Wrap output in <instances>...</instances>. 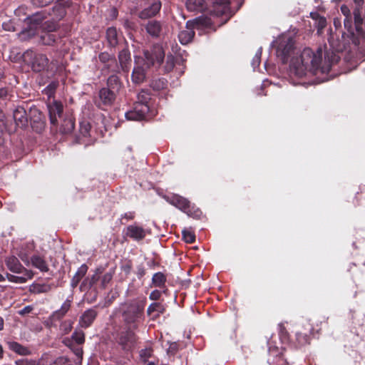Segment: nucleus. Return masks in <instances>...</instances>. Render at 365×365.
<instances>
[{
	"instance_id": "obj_1",
	"label": "nucleus",
	"mask_w": 365,
	"mask_h": 365,
	"mask_svg": "<svg viewBox=\"0 0 365 365\" xmlns=\"http://www.w3.org/2000/svg\"><path fill=\"white\" fill-rule=\"evenodd\" d=\"M322 49L321 48H319L316 52L309 48H305L299 58H292L290 70L299 77L304 76L307 71L314 73L319 71L325 73L329 69L322 67Z\"/></svg>"
},
{
	"instance_id": "obj_2",
	"label": "nucleus",
	"mask_w": 365,
	"mask_h": 365,
	"mask_svg": "<svg viewBox=\"0 0 365 365\" xmlns=\"http://www.w3.org/2000/svg\"><path fill=\"white\" fill-rule=\"evenodd\" d=\"M147 299L137 297L120 304V313L124 326L139 329L145 321V308Z\"/></svg>"
},
{
	"instance_id": "obj_3",
	"label": "nucleus",
	"mask_w": 365,
	"mask_h": 365,
	"mask_svg": "<svg viewBox=\"0 0 365 365\" xmlns=\"http://www.w3.org/2000/svg\"><path fill=\"white\" fill-rule=\"evenodd\" d=\"M341 11L344 16V26L346 29L344 34L351 40V43L361 48L365 49V29H362V34H358L356 26L354 24L353 11L345 4L341 6Z\"/></svg>"
},
{
	"instance_id": "obj_4",
	"label": "nucleus",
	"mask_w": 365,
	"mask_h": 365,
	"mask_svg": "<svg viewBox=\"0 0 365 365\" xmlns=\"http://www.w3.org/2000/svg\"><path fill=\"white\" fill-rule=\"evenodd\" d=\"M165 200L170 205L176 207L188 216L198 218L202 214L201 210L192 204L187 198L178 195L172 194L165 197Z\"/></svg>"
},
{
	"instance_id": "obj_5",
	"label": "nucleus",
	"mask_w": 365,
	"mask_h": 365,
	"mask_svg": "<svg viewBox=\"0 0 365 365\" xmlns=\"http://www.w3.org/2000/svg\"><path fill=\"white\" fill-rule=\"evenodd\" d=\"M24 62L35 73H40L48 66L49 59L46 54L33 50H26L23 54Z\"/></svg>"
},
{
	"instance_id": "obj_6",
	"label": "nucleus",
	"mask_w": 365,
	"mask_h": 365,
	"mask_svg": "<svg viewBox=\"0 0 365 365\" xmlns=\"http://www.w3.org/2000/svg\"><path fill=\"white\" fill-rule=\"evenodd\" d=\"M138 329L124 326V328L117 333L115 341L122 350L130 351L134 349L138 339L135 331Z\"/></svg>"
},
{
	"instance_id": "obj_7",
	"label": "nucleus",
	"mask_w": 365,
	"mask_h": 365,
	"mask_svg": "<svg viewBox=\"0 0 365 365\" xmlns=\"http://www.w3.org/2000/svg\"><path fill=\"white\" fill-rule=\"evenodd\" d=\"M165 58V51L160 44H154L150 49L144 51V66L146 68L151 66L159 67Z\"/></svg>"
},
{
	"instance_id": "obj_8",
	"label": "nucleus",
	"mask_w": 365,
	"mask_h": 365,
	"mask_svg": "<svg viewBox=\"0 0 365 365\" xmlns=\"http://www.w3.org/2000/svg\"><path fill=\"white\" fill-rule=\"evenodd\" d=\"M267 345L268 356L267 361L269 365H289L284 356V348L278 347L271 341L267 342Z\"/></svg>"
},
{
	"instance_id": "obj_9",
	"label": "nucleus",
	"mask_w": 365,
	"mask_h": 365,
	"mask_svg": "<svg viewBox=\"0 0 365 365\" xmlns=\"http://www.w3.org/2000/svg\"><path fill=\"white\" fill-rule=\"evenodd\" d=\"M294 40L291 38L280 40L277 47L276 53L283 64L287 63L289 58L294 51Z\"/></svg>"
},
{
	"instance_id": "obj_10",
	"label": "nucleus",
	"mask_w": 365,
	"mask_h": 365,
	"mask_svg": "<svg viewBox=\"0 0 365 365\" xmlns=\"http://www.w3.org/2000/svg\"><path fill=\"white\" fill-rule=\"evenodd\" d=\"M354 24L356 26V31L362 34V29H365V8L364 0H353Z\"/></svg>"
},
{
	"instance_id": "obj_11",
	"label": "nucleus",
	"mask_w": 365,
	"mask_h": 365,
	"mask_svg": "<svg viewBox=\"0 0 365 365\" xmlns=\"http://www.w3.org/2000/svg\"><path fill=\"white\" fill-rule=\"evenodd\" d=\"M204 19L202 18H195L193 20H189L186 22V30L181 31L178 34V39L180 43L186 45L190 43L194 36L195 31L194 29L200 25L204 24Z\"/></svg>"
},
{
	"instance_id": "obj_12",
	"label": "nucleus",
	"mask_w": 365,
	"mask_h": 365,
	"mask_svg": "<svg viewBox=\"0 0 365 365\" xmlns=\"http://www.w3.org/2000/svg\"><path fill=\"white\" fill-rule=\"evenodd\" d=\"M117 96L118 94L114 93L113 91H109L103 87L98 91V98L96 101L95 103L98 108L105 110L106 108L110 107L114 104Z\"/></svg>"
},
{
	"instance_id": "obj_13",
	"label": "nucleus",
	"mask_w": 365,
	"mask_h": 365,
	"mask_svg": "<svg viewBox=\"0 0 365 365\" xmlns=\"http://www.w3.org/2000/svg\"><path fill=\"white\" fill-rule=\"evenodd\" d=\"M212 3L213 12L217 16H225L223 24H225L231 17L230 0H212Z\"/></svg>"
},
{
	"instance_id": "obj_14",
	"label": "nucleus",
	"mask_w": 365,
	"mask_h": 365,
	"mask_svg": "<svg viewBox=\"0 0 365 365\" xmlns=\"http://www.w3.org/2000/svg\"><path fill=\"white\" fill-rule=\"evenodd\" d=\"M49 120L52 125H58V118H61L63 113V105L61 101L53 100L47 105Z\"/></svg>"
},
{
	"instance_id": "obj_15",
	"label": "nucleus",
	"mask_w": 365,
	"mask_h": 365,
	"mask_svg": "<svg viewBox=\"0 0 365 365\" xmlns=\"http://www.w3.org/2000/svg\"><path fill=\"white\" fill-rule=\"evenodd\" d=\"M5 264L6 267L12 272L16 274L26 273L29 279L33 277L31 271L27 270L20 262L19 259L15 256L8 257L5 259Z\"/></svg>"
},
{
	"instance_id": "obj_16",
	"label": "nucleus",
	"mask_w": 365,
	"mask_h": 365,
	"mask_svg": "<svg viewBox=\"0 0 365 365\" xmlns=\"http://www.w3.org/2000/svg\"><path fill=\"white\" fill-rule=\"evenodd\" d=\"M46 16L42 12H37L31 16L28 17V20L29 21V26L30 29L28 31H24L22 32V36L27 35L29 37H31L35 35L34 29L37 28L38 26H42L43 24V20Z\"/></svg>"
},
{
	"instance_id": "obj_17",
	"label": "nucleus",
	"mask_w": 365,
	"mask_h": 365,
	"mask_svg": "<svg viewBox=\"0 0 365 365\" xmlns=\"http://www.w3.org/2000/svg\"><path fill=\"white\" fill-rule=\"evenodd\" d=\"M124 234L126 237H128L135 241H141L146 236V232L145 229L143 227L138 226L135 224L128 225L124 230Z\"/></svg>"
},
{
	"instance_id": "obj_18",
	"label": "nucleus",
	"mask_w": 365,
	"mask_h": 365,
	"mask_svg": "<svg viewBox=\"0 0 365 365\" xmlns=\"http://www.w3.org/2000/svg\"><path fill=\"white\" fill-rule=\"evenodd\" d=\"M118 65L123 72L128 73L131 66V55L128 47L123 48L119 51L118 55Z\"/></svg>"
},
{
	"instance_id": "obj_19",
	"label": "nucleus",
	"mask_w": 365,
	"mask_h": 365,
	"mask_svg": "<svg viewBox=\"0 0 365 365\" xmlns=\"http://www.w3.org/2000/svg\"><path fill=\"white\" fill-rule=\"evenodd\" d=\"M13 118L17 127L25 128L28 125V116L23 106H17L13 112Z\"/></svg>"
},
{
	"instance_id": "obj_20",
	"label": "nucleus",
	"mask_w": 365,
	"mask_h": 365,
	"mask_svg": "<svg viewBox=\"0 0 365 365\" xmlns=\"http://www.w3.org/2000/svg\"><path fill=\"white\" fill-rule=\"evenodd\" d=\"M30 113L31 115H34V116L31 117V123L33 129L38 133L41 132L43 130L45 125L44 122L42 120V113L36 107L31 108Z\"/></svg>"
},
{
	"instance_id": "obj_21",
	"label": "nucleus",
	"mask_w": 365,
	"mask_h": 365,
	"mask_svg": "<svg viewBox=\"0 0 365 365\" xmlns=\"http://www.w3.org/2000/svg\"><path fill=\"white\" fill-rule=\"evenodd\" d=\"M162 6L161 1L155 0L150 6L145 8L139 14V17L141 19H147L156 16L159 13Z\"/></svg>"
},
{
	"instance_id": "obj_22",
	"label": "nucleus",
	"mask_w": 365,
	"mask_h": 365,
	"mask_svg": "<svg viewBox=\"0 0 365 365\" xmlns=\"http://www.w3.org/2000/svg\"><path fill=\"white\" fill-rule=\"evenodd\" d=\"M98 316V312L94 309L86 310L81 315L79 324L82 328L87 329L90 327Z\"/></svg>"
},
{
	"instance_id": "obj_23",
	"label": "nucleus",
	"mask_w": 365,
	"mask_h": 365,
	"mask_svg": "<svg viewBox=\"0 0 365 365\" xmlns=\"http://www.w3.org/2000/svg\"><path fill=\"white\" fill-rule=\"evenodd\" d=\"M123 87V84L120 77L116 74H113L107 78L106 86L104 88L109 91H113L114 93L118 95Z\"/></svg>"
},
{
	"instance_id": "obj_24",
	"label": "nucleus",
	"mask_w": 365,
	"mask_h": 365,
	"mask_svg": "<svg viewBox=\"0 0 365 365\" xmlns=\"http://www.w3.org/2000/svg\"><path fill=\"white\" fill-rule=\"evenodd\" d=\"M72 300L67 299L61 305V308L53 312L50 317V319L52 322L60 321L63 319L67 312L69 311L71 307Z\"/></svg>"
},
{
	"instance_id": "obj_25",
	"label": "nucleus",
	"mask_w": 365,
	"mask_h": 365,
	"mask_svg": "<svg viewBox=\"0 0 365 365\" xmlns=\"http://www.w3.org/2000/svg\"><path fill=\"white\" fill-rule=\"evenodd\" d=\"M165 312V305L160 302H153L147 309V314L152 317L153 319H156Z\"/></svg>"
},
{
	"instance_id": "obj_26",
	"label": "nucleus",
	"mask_w": 365,
	"mask_h": 365,
	"mask_svg": "<svg viewBox=\"0 0 365 365\" xmlns=\"http://www.w3.org/2000/svg\"><path fill=\"white\" fill-rule=\"evenodd\" d=\"M145 29L152 37L158 38L162 31V24L158 21L151 20L146 24Z\"/></svg>"
},
{
	"instance_id": "obj_27",
	"label": "nucleus",
	"mask_w": 365,
	"mask_h": 365,
	"mask_svg": "<svg viewBox=\"0 0 365 365\" xmlns=\"http://www.w3.org/2000/svg\"><path fill=\"white\" fill-rule=\"evenodd\" d=\"M145 78L146 71L144 66L140 65L135 66L131 75L132 81L135 84H140L145 80Z\"/></svg>"
},
{
	"instance_id": "obj_28",
	"label": "nucleus",
	"mask_w": 365,
	"mask_h": 365,
	"mask_svg": "<svg viewBox=\"0 0 365 365\" xmlns=\"http://www.w3.org/2000/svg\"><path fill=\"white\" fill-rule=\"evenodd\" d=\"M140 361L145 365H158V360L155 359L149 361L148 359L153 356V349L152 347H147L143 349L139 352Z\"/></svg>"
},
{
	"instance_id": "obj_29",
	"label": "nucleus",
	"mask_w": 365,
	"mask_h": 365,
	"mask_svg": "<svg viewBox=\"0 0 365 365\" xmlns=\"http://www.w3.org/2000/svg\"><path fill=\"white\" fill-rule=\"evenodd\" d=\"M88 267L86 264H83L76 271L71 280V287L73 289L77 287L80 282L83 279L88 272Z\"/></svg>"
},
{
	"instance_id": "obj_30",
	"label": "nucleus",
	"mask_w": 365,
	"mask_h": 365,
	"mask_svg": "<svg viewBox=\"0 0 365 365\" xmlns=\"http://www.w3.org/2000/svg\"><path fill=\"white\" fill-rule=\"evenodd\" d=\"M58 38L59 36L56 34L42 31L40 35L39 42L45 46H53Z\"/></svg>"
},
{
	"instance_id": "obj_31",
	"label": "nucleus",
	"mask_w": 365,
	"mask_h": 365,
	"mask_svg": "<svg viewBox=\"0 0 365 365\" xmlns=\"http://www.w3.org/2000/svg\"><path fill=\"white\" fill-rule=\"evenodd\" d=\"M9 349L21 356H29L31 354L30 349L16 341L8 342Z\"/></svg>"
},
{
	"instance_id": "obj_32",
	"label": "nucleus",
	"mask_w": 365,
	"mask_h": 365,
	"mask_svg": "<svg viewBox=\"0 0 365 365\" xmlns=\"http://www.w3.org/2000/svg\"><path fill=\"white\" fill-rule=\"evenodd\" d=\"M55 285L53 284H33L30 287V292L34 294L48 293L51 292Z\"/></svg>"
},
{
	"instance_id": "obj_33",
	"label": "nucleus",
	"mask_w": 365,
	"mask_h": 365,
	"mask_svg": "<svg viewBox=\"0 0 365 365\" xmlns=\"http://www.w3.org/2000/svg\"><path fill=\"white\" fill-rule=\"evenodd\" d=\"M106 39L108 46L115 48L118 44V34L115 27H109L106 30Z\"/></svg>"
},
{
	"instance_id": "obj_34",
	"label": "nucleus",
	"mask_w": 365,
	"mask_h": 365,
	"mask_svg": "<svg viewBox=\"0 0 365 365\" xmlns=\"http://www.w3.org/2000/svg\"><path fill=\"white\" fill-rule=\"evenodd\" d=\"M168 85V80L163 77L155 78L150 82V87L155 91L167 89Z\"/></svg>"
},
{
	"instance_id": "obj_35",
	"label": "nucleus",
	"mask_w": 365,
	"mask_h": 365,
	"mask_svg": "<svg viewBox=\"0 0 365 365\" xmlns=\"http://www.w3.org/2000/svg\"><path fill=\"white\" fill-rule=\"evenodd\" d=\"M75 128V120L73 118L69 116L63 120L60 126V132L63 134H70L73 132Z\"/></svg>"
},
{
	"instance_id": "obj_36",
	"label": "nucleus",
	"mask_w": 365,
	"mask_h": 365,
	"mask_svg": "<svg viewBox=\"0 0 365 365\" xmlns=\"http://www.w3.org/2000/svg\"><path fill=\"white\" fill-rule=\"evenodd\" d=\"M32 266L38 269L41 272H48V267L46 260L41 256L34 255L31 257Z\"/></svg>"
},
{
	"instance_id": "obj_37",
	"label": "nucleus",
	"mask_w": 365,
	"mask_h": 365,
	"mask_svg": "<svg viewBox=\"0 0 365 365\" xmlns=\"http://www.w3.org/2000/svg\"><path fill=\"white\" fill-rule=\"evenodd\" d=\"M167 282V277L161 272H156L152 277V284L154 287L164 288Z\"/></svg>"
},
{
	"instance_id": "obj_38",
	"label": "nucleus",
	"mask_w": 365,
	"mask_h": 365,
	"mask_svg": "<svg viewBox=\"0 0 365 365\" xmlns=\"http://www.w3.org/2000/svg\"><path fill=\"white\" fill-rule=\"evenodd\" d=\"M133 109L135 110V113H138L139 116L143 117V119H145L150 111V107L148 104L140 102L135 103Z\"/></svg>"
},
{
	"instance_id": "obj_39",
	"label": "nucleus",
	"mask_w": 365,
	"mask_h": 365,
	"mask_svg": "<svg viewBox=\"0 0 365 365\" xmlns=\"http://www.w3.org/2000/svg\"><path fill=\"white\" fill-rule=\"evenodd\" d=\"M205 2L204 0H187L186 2V7L188 10L200 11L203 9Z\"/></svg>"
},
{
	"instance_id": "obj_40",
	"label": "nucleus",
	"mask_w": 365,
	"mask_h": 365,
	"mask_svg": "<svg viewBox=\"0 0 365 365\" xmlns=\"http://www.w3.org/2000/svg\"><path fill=\"white\" fill-rule=\"evenodd\" d=\"M58 24L57 21L48 20L46 21L42 24L41 29L42 31L52 32L53 33L58 29Z\"/></svg>"
},
{
	"instance_id": "obj_41",
	"label": "nucleus",
	"mask_w": 365,
	"mask_h": 365,
	"mask_svg": "<svg viewBox=\"0 0 365 365\" xmlns=\"http://www.w3.org/2000/svg\"><path fill=\"white\" fill-rule=\"evenodd\" d=\"M69 341L75 342L77 345H81L85 342V334L82 330H76L72 336L71 339Z\"/></svg>"
},
{
	"instance_id": "obj_42",
	"label": "nucleus",
	"mask_w": 365,
	"mask_h": 365,
	"mask_svg": "<svg viewBox=\"0 0 365 365\" xmlns=\"http://www.w3.org/2000/svg\"><path fill=\"white\" fill-rule=\"evenodd\" d=\"M59 83L58 81H51L43 90V93L48 98L53 97Z\"/></svg>"
},
{
	"instance_id": "obj_43",
	"label": "nucleus",
	"mask_w": 365,
	"mask_h": 365,
	"mask_svg": "<svg viewBox=\"0 0 365 365\" xmlns=\"http://www.w3.org/2000/svg\"><path fill=\"white\" fill-rule=\"evenodd\" d=\"M104 69H107L110 72L115 73H120L121 69L117 62L115 56L110 60L109 63H107L104 66Z\"/></svg>"
},
{
	"instance_id": "obj_44",
	"label": "nucleus",
	"mask_w": 365,
	"mask_h": 365,
	"mask_svg": "<svg viewBox=\"0 0 365 365\" xmlns=\"http://www.w3.org/2000/svg\"><path fill=\"white\" fill-rule=\"evenodd\" d=\"M175 65V56L172 54L168 55L166 57L165 63L163 66V71L165 73H170L173 71Z\"/></svg>"
},
{
	"instance_id": "obj_45",
	"label": "nucleus",
	"mask_w": 365,
	"mask_h": 365,
	"mask_svg": "<svg viewBox=\"0 0 365 365\" xmlns=\"http://www.w3.org/2000/svg\"><path fill=\"white\" fill-rule=\"evenodd\" d=\"M6 277L11 282L19 283V284L25 283L26 282L27 279H29L26 275V273H24V276H21V277L15 276L11 274L6 273Z\"/></svg>"
},
{
	"instance_id": "obj_46",
	"label": "nucleus",
	"mask_w": 365,
	"mask_h": 365,
	"mask_svg": "<svg viewBox=\"0 0 365 365\" xmlns=\"http://www.w3.org/2000/svg\"><path fill=\"white\" fill-rule=\"evenodd\" d=\"M296 340L299 346H304L310 343L309 336L300 332L296 334Z\"/></svg>"
},
{
	"instance_id": "obj_47",
	"label": "nucleus",
	"mask_w": 365,
	"mask_h": 365,
	"mask_svg": "<svg viewBox=\"0 0 365 365\" xmlns=\"http://www.w3.org/2000/svg\"><path fill=\"white\" fill-rule=\"evenodd\" d=\"M182 239L186 243L192 244L195 241V235L193 232L184 230L182 232Z\"/></svg>"
},
{
	"instance_id": "obj_48",
	"label": "nucleus",
	"mask_w": 365,
	"mask_h": 365,
	"mask_svg": "<svg viewBox=\"0 0 365 365\" xmlns=\"http://www.w3.org/2000/svg\"><path fill=\"white\" fill-rule=\"evenodd\" d=\"M91 125L89 122L83 121L80 123L79 132L83 137L89 135Z\"/></svg>"
},
{
	"instance_id": "obj_49",
	"label": "nucleus",
	"mask_w": 365,
	"mask_h": 365,
	"mask_svg": "<svg viewBox=\"0 0 365 365\" xmlns=\"http://www.w3.org/2000/svg\"><path fill=\"white\" fill-rule=\"evenodd\" d=\"M53 11L54 13H56L55 15L58 20L62 19L66 14L65 8L61 4L56 5L53 7Z\"/></svg>"
},
{
	"instance_id": "obj_50",
	"label": "nucleus",
	"mask_w": 365,
	"mask_h": 365,
	"mask_svg": "<svg viewBox=\"0 0 365 365\" xmlns=\"http://www.w3.org/2000/svg\"><path fill=\"white\" fill-rule=\"evenodd\" d=\"M169 344L167 354L170 356H174L180 350V344L178 342H170Z\"/></svg>"
},
{
	"instance_id": "obj_51",
	"label": "nucleus",
	"mask_w": 365,
	"mask_h": 365,
	"mask_svg": "<svg viewBox=\"0 0 365 365\" xmlns=\"http://www.w3.org/2000/svg\"><path fill=\"white\" fill-rule=\"evenodd\" d=\"M12 92L8 87L0 88V99L9 100L13 96Z\"/></svg>"
},
{
	"instance_id": "obj_52",
	"label": "nucleus",
	"mask_w": 365,
	"mask_h": 365,
	"mask_svg": "<svg viewBox=\"0 0 365 365\" xmlns=\"http://www.w3.org/2000/svg\"><path fill=\"white\" fill-rule=\"evenodd\" d=\"M66 345L68 346H69L73 350V353L75 354V355L76 356L82 359L83 349H82V347L80 346L81 345L74 344H73L72 341H69V343L66 344Z\"/></svg>"
},
{
	"instance_id": "obj_53",
	"label": "nucleus",
	"mask_w": 365,
	"mask_h": 365,
	"mask_svg": "<svg viewBox=\"0 0 365 365\" xmlns=\"http://www.w3.org/2000/svg\"><path fill=\"white\" fill-rule=\"evenodd\" d=\"M125 116L128 120H144L143 117L139 116V114L138 113H135V110H130L127 111L125 113Z\"/></svg>"
},
{
	"instance_id": "obj_54",
	"label": "nucleus",
	"mask_w": 365,
	"mask_h": 365,
	"mask_svg": "<svg viewBox=\"0 0 365 365\" xmlns=\"http://www.w3.org/2000/svg\"><path fill=\"white\" fill-rule=\"evenodd\" d=\"M114 55H110L108 52H101L98 55L99 61L103 63L104 65L107 63H109L113 58H114Z\"/></svg>"
},
{
	"instance_id": "obj_55",
	"label": "nucleus",
	"mask_w": 365,
	"mask_h": 365,
	"mask_svg": "<svg viewBox=\"0 0 365 365\" xmlns=\"http://www.w3.org/2000/svg\"><path fill=\"white\" fill-rule=\"evenodd\" d=\"M113 279V274L110 272L104 274L101 280V287L105 289Z\"/></svg>"
},
{
	"instance_id": "obj_56",
	"label": "nucleus",
	"mask_w": 365,
	"mask_h": 365,
	"mask_svg": "<svg viewBox=\"0 0 365 365\" xmlns=\"http://www.w3.org/2000/svg\"><path fill=\"white\" fill-rule=\"evenodd\" d=\"M72 329V322L71 320L63 321L60 325V329L64 333L68 334Z\"/></svg>"
},
{
	"instance_id": "obj_57",
	"label": "nucleus",
	"mask_w": 365,
	"mask_h": 365,
	"mask_svg": "<svg viewBox=\"0 0 365 365\" xmlns=\"http://www.w3.org/2000/svg\"><path fill=\"white\" fill-rule=\"evenodd\" d=\"M279 335L282 341L289 339V333L282 324H279Z\"/></svg>"
},
{
	"instance_id": "obj_58",
	"label": "nucleus",
	"mask_w": 365,
	"mask_h": 365,
	"mask_svg": "<svg viewBox=\"0 0 365 365\" xmlns=\"http://www.w3.org/2000/svg\"><path fill=\"white\" fill-rule=\"evenodd\" d=\"M133 263L131 260L125 261L120 267L121 270L126 274L128 275L132 270Z\"/></svg>"
},
{
	"instance_id": "obj_59",
	"label": "nucleus",
	"mask_w": 365,
	"mask_h": 365,
	"mask_svg": "<svg viewBox=\"0 0 365 365\" xmlns=\"http://www.w3.org/2000/svg\"><path fill=\"white\" fill-rule=\"evenodd\" d=\"M93 287V284L89 282L88 279L86 277L83 280L81 284H80V291L87 292Z\"/></svg>"
},
{
	"instance_id": "obj_60",
	"label": "nucleus",
	"mask_w": 365,
	"mask_h": 365,
	"mask_svg": "<svg viewBox=\"0 0 365 365\" xmlns=\"http://www.w3.org/2000/svg\"><path fill=\"white\" fill-rule=\"evenodd\" d=\"M135 217V212L134 211H130L128 212L124 213L121 215L120 220L121 224H125V222H123V220H125L126 222L133 220Z\"/></svg>"
},
{
	"instance_id": "obj_61",
	"label": "nucleus",
	"mask_w": 365,
	"mask_h": 365,
	"mask_svg": "<svg viewBox=\"0 0 365 365\" xmlns=\"http://www.w3.org/2000/svg\"><path fill=\"white\" fill-rule=\"evenodd\" d=\"M138 102L145 103L148 104V101L150 99L148 93H146L144 90H142L141 92L139 93L138 96Z\"/></svg>"
},
{
	"instance_id": "obj_62",
	"label": "nucleus",
	"mask_w": 365,
	"mask_h": 365,
	"mask_svg": "<svg viewBox=\"0 0 365 365\" xmlns=\"http://www.w3.org/2000/svg\"><path fill=\"white\" fill-rule=\"evenodd\" d=\"M54 0H31V3L34 6L37 7H43L52 3Z\"/></svg>"
},
{
	"instance_id": "obj_63",
	"label": "nucleus",
	"mask_w": 365,
	"mask_h": 365,
	"mask_svg": "<svg viewBox=\"0 0 365 365\" xmlns=\"http://www.w3.org/2000/svg\"><path fill=\"white\" fill-rule=\"evenodd\" d=\"M50 365H70L69 361L67 358L61 356L57 358L53 363Z\"/></svg>"
},
{
	"instance_id": "obj_64",
	"label": "nucleus",
	"mask_w": 365,
	"mask_h": 365,
	"mask_svg": "<svg viewBox=\"0 0 365 365\" xmlns=\"http://www.w3.org/2000/svg\"><path fill=\"white\" fill-rule=\"evenodd\" d=\"M16 365H36L34 360H29L27 359H18L15 361Z\"/></svg>"
}]
</instances>
